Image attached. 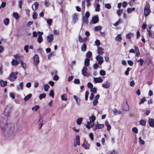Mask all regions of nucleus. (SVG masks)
<instances>
[{"label": "nucleus", "instance_id": "nucleus-6", "mask_svg": "<svg viewBox=\"0 0 154 154\" xmlns=\"http://www.w3.org/2000/svg\"><path fill=\"white\" fill-rule=\"evenodd\" d=\"M151 27H149V29H147V31L148 32V35L149 36L152 38H154V33L152 31L150 30Z\"/></svg>", "mask_w": 154, "mask_h": 154}, {"label": "nucleus", "instance_id": "nucleus-33", "mask_svg": "<svg viewBox=\"0 0 154 154\" xmlns=\"http://www.w3.org/2000/svg\"><path fill=\"white\" fill-rule=\"evenodd\" d=\"M23 82H21L20 83L19 86H17V89L18 90H19L20 88V89L21 90L23 89Z\"/></svg>", "mask_w": 154, "mask_h": 154}, {"label": "nucleus", "instance_id": "nucleus-38", "mask_svg": "<svg viewBox=\"0 0 154 154\" xmlns=\"http://www.w3.org/2000/svg\"><path fill=\"white\" fill-rule=\"evenodd\" d=\"M146 101V99L145 98V97H143L140 100L139 104H141L143 103L145 101Z\"/></svg>", "mask_w": 154, "mask_h": 154}, {"label": "nucleus", "instance_id": "nucleus-63", "mask_svg": "<svg viewBox=\"0 0 154 154\" xmlns=\"http://www.w3.org/2000/svg\"><path fill=\"white\" fill-rule=\"evenodd\" d=\"M47 22L48 25L50 26L51 24L52 21L51 19H48L47 20Z\"/></svg>", "mask_w": 154, "mask_h": 154}, {"label": "nucleus", "instance_id": "nucleus-30", "mask_svg": "<svg viewBox=\"0 0 154 154\" xmlns=\"http://www.w3.org/2000/svg\"><path fill=\"white\" fill-rule=\"evenodd\" d=\"M21 66L24 69L26 68V65L25 63H24L22 60H19Z\"/></svg>", "mask_w": 154, "mask_h": 154}, {"label": "nucleus", "instance_id": "nucleus-35", "mask_svg": "<svg viewBox=\"0 0 154 154\" xmlns=\"http://www.w3.org/2000/svg\"><path fill=\"white\" fill-rule=\"evenodd\" d=\"M13 15L16 19H18L19 18V16L17 12H14L13 13Z\"/></svg>", "mask_w": 154, "mask_h": 154}, {"label": "nucleus", "instance_id": "nucleus-55", "mask_svg": "<svg viewBox=\"0 0 154 154\" xmlns=\"http://www.w3.org/2000/svg\"><path fill=\"white\" fill-rule=\"evenodd\" d=\"M100 5L99 4H98L97 5L96 8L95 9V11H100Z\"/></svg>", "mask_w": 154, "mask_h": 154}, {"label": "nucleus", "instance_id": "nucleus-29", "mask_svg": "<svg viewBox=\"0 0 154 154\" xmlns=\"http://www.w3.org/2000/svg\"><path fill=\"white\" fill-rule=\"evenodd\" d=\"M92 55V54L91 51H88L86 54V57H87V58H90Z\"/></svg>", "mask_w": 154, "mask_h": 154}, {"label": "nucleus", "instance_id": "nucleus-10", "mask_svg": "<svg viewBox=\"0 0 154 154\" xmlns=\"http://www.w3.org/2000/svg\"><path fill=\"white\" fill-rule=\"evenodd\" d=\"M47 41L48 42L51 43L54 39V36L52 34L48 35L47 37Z\"/></svg>", "mask_w": 154, "mask_h": 154}, {"label": "nucleus", "instance_id": "nucleus-28", "mask_svg": "<svg viewBox=\"0 0 154 154\" xmlns=\"http://www.w3.org/2000/svg\"><path fill=\"white\" fill-rule=\"evenodd\" d=\"M121 34H119L115 38V40L117 41H119L121 40L122 37Z\"/></svg>", "mask_w": 154, "mask_h": 154}, {"label": "nucleus", "instance_id": "nucleus-2", "mask_svg": "<svg viewBox=\"0 0 154 154\" xmlns=\"http://www.w3.org/2000/svg\"><path fill=\"white\" fill-rule=\"evenodd\" d=\"M18 74L17 72H12L9 75L8 79L11 82L14 81L17 78V75Z\"/></svg>", "mask_w": 154, "mask_h": 154}, {"label": "nucleus", "instance_id": "nucleus-11", "mask_svg": "<svg viewBox=\"0 0 154 154\" xmlns=\"http://www.w3.org/2000/svg\"><path fill=\"white\" fill-rule=\"evenodd\" d=\"M148 122L149 126L152 127H154V119H152L149 118Z\"/></svg>", "mask_w": 154, "mask_h": 154}, {"label": "nucleus", "instance_id": "nucleus-53", "mask_svg": "<svg viewBox=\"0 0 154 154\" xmlns=\"http://www.w3.org/2000/svg\"><path fill=\"white\" fill-rule=\"evenodd\" d=\"M100 75H105L106 73V72L103 70H101L100 71Z\"/></svg>", "mask_w": 154, "mask_h": 154}, {"label": "nucleus", "instance_id": "nucleus-15", "mask_svg": "<svg viewBox=\"0 0 154 154\" xmlns=\"http://www.w3.org/2000/svg\"><path fill=\"white\" fill-rule=\"evenodd\" d=\"M0 85L1 87H4L7 85V82L6 81H4L1 80L0 82Z\"/></svg>", "mask_w": 154, "mask_h": 154}, {"label": "nucleus", "instance_id": "nucleus-9", "mask_svg": "<svg viewBox=\"0 0 154 154\" xmlns=\"http://www.w3.org/2000/svg\"><path fill=\"white\" fill-rule=\"evenodd\" d=\"M94 82L95 83H101L103 82V80L100 77L94 78Z\"/></svg>", "mask_w": 154, "mask_h": 154}, {"label": "nucleus", "instance_id": "nucleus-31", "mask_svg": "<svg viewBox=\"0 0 154 154\" xmlns=\"http://www.w3.org/2000/svg\"><path fill=\"white\" fill-rule=\"evenodd\" d=\"M43 39L42 36H40V35H38L37 40L38 42L40 43L43 41Z\"/></svg>", "mask_w": 154, "mask_h": 154}, {"label": "nucleus", "instance_id": "nucleus-27", "mask_svg": "<svg viewBox=\"0 0 154 154\" xmlns=\"http://www.w3.org/2000/svg\"><path fill=\"white\" fill-rule=\"evenodd\" d=\"M83 120V119L82 118H79L76 120V122L78 125H80L82 123V122Z\"/></svg>", "mask_w": 154, "mask_h": 154}, {"label": "nucleus", "instance_id": "nucleus-54", "mask_svg": "<svg viewBox=\"0 0 154 154\" xmlns=\"http://www.w3.org/2000/svg\"><path fill=\"white\" fill-rule=\"evenodd\" d=\"M74 83L75 84H79L80 83V81L79 79H75L74 81Z\"/></svg>", "mask_w": 154, "mask_h": 154}, {"label": "nucleus", "instance_id": "nucleus-36", "mask_svg": "<svg viewBox=\"0 0 154 154\" xmlns=\"http://www.w3.org/2000/svg\"><path fill=\"white\" fill-rule=\"evenodd\" d=\"M140 124L143 126H145L146 124V122L145 120L142 119L139 122Z\"/></svg>", "mask_w": 154, "mask_h": 154}, {"label": "nucleus", "instance_id": "nucleus-49", "mask_svg": "<svg viewBox=\"0 0 154 154\" xmlns=\"http://www.w3.org/2000/svg\"><path fill=\"white\" fill-rule=\"evenodd\" d=\"M89 92L88 91H86L85 93V100H87L88 99V94Z\"/></svg>", "mask_w": 154, "mask_h": 154}, {"label": "nucleus", "instance_id": "nucleus-4", "mask_svg": "<svg viewBox=\"0 0 154 154\" xmlns=\"http://www.w3.org/2000/svg\"><path fill=\"white\" fill-rule=\"evenodd\" d=\"M34 62L35 64H37L39 62V57L37 54H35L33 57Z\"/></svg>", "mask_w": 154, "mask_h": 154}, {"label": "nucleus", "instance_id": "nucleus-46", "mask_svg": "<svg viewBox=\"0 0 154 154\" xmlns=\"http://www.w3.org/2000/svg\"><path fill=\"white\" fill-rule=\"evenodd\" d=\"M39 106L36 105L34 106L32 108V109L35 110V111H36L39 108Z\"/></svg>", "mask_w": 154, "mask_h": 154}, {"label": "nucleus", "instance_id": "nucleus-58", "mask_svg": "<svg viewBox=\"0 0 154 154\" xmlns=\"http://www.w3.org/2000/svg\"><path fill=\"white\" fill-rule=\"evenodd\" d=\"M95 43L96 44V45L98 47L100 45V41L98 39H97L95 42Z\"/></svg>", "mask_w": 154, "mask_h": 154}, {"label": "nucleus", "instance_id": "nucleus-21", "mask_svg": "<svg viewBox=\"0 0 154 154\" xmlns=\"http://www.w3.org/2000/svg\"><path fill=\"white\" fill-rule=\"evenodd\" d=\"M105 125L107 127V130L109 131L111 128V126L108 121H106L105 122Z\"/></svg>", "mask_w": 154, "mask_h": 154}, {"label": "nucleus", "instance_id": "nucleus-39", "mask_svg": "<svg viewBox=\"0 0 154 154\" xmlns=\"http://www.w3.org/2000/svg\"><path fill=\"white\" fill-rule=\"evenodd\" d=\"M44 87L45 91H47L49 87V86L48 84H45L44 85Z\"/></svg>", "mask_w": 154, "mask_h": 154}, {"label": "nucleus", "instance_id": "nucleus-34", "mask_svg": "<svg viewBox=\"0 0 154 154\" xmlns=\"http://www.w3.org/2000/svg\"><path fill=\"white\" fill-rule=\"evenodd\" d=\"M102 27L101 26H96L94 28V30L96 31L100 30L101 29Z\"/></svg>", "mask_w": 154, "mask_h": 154}, {"label": "nucleus", "instance_id": "nucleus-19", "mask_svg": "<svg viewBox=\"0 0 154 154\" xmlns=\"http://www.w3.org/2000/svg\"><path fill=\"white\" fill-rule=\"evenodd\" d=\"M33 5H34L35 6V9H34L33 7V5L32 6V9L34 11H36L38 8V6H39V3L38 2H35Z\"/></svg>", "mask_w": 154, "mask_h": 154}, {"label": "nucleus", "instance_id": "nucleus-1", "mask_svg": "<svg viewBox=\"0 0 154 154\" xmlns=\"http://www.w3.org/2000/svg\"><path fill=\"white\" fill-rule=\"evenodd\" d=\"M144 14L145 17L148 16L151 12L150 6L149 3H146L144 7Z\"/></svg>", "mask_w": 154, "mask_h": 154}, {"label": "nucleus", "instance_id": "nucleus-8", "mask_svg": "<svg viewBox=\"0 0 154 154\" xmlns=\"http://www.w3.org/2000/svg\"><path fill=\"white\" fill-rule=\"evenodd\" d=\"M87 68L86 66H85L82 70V74L84 76H86L88 75V74L87 72Z\"/></svg>", "mask_w": 154, "mask_h": 154}, {"label": "nucleus", "instance_id": "nucleus-25", "mask_svg": "<svg viewBox=\"0 0 154 154\" xmlns=\"http://www.w3.org/2000/svg\"><path fill=\"white\" fill-rule=\"evenodd\" d=\"M96 119L95 117L94 116H92L90 117L89 119L91 122L94 123Z\"/></svg>", "mask_w": 154, "mask_h": 154}, {"label": "nucleus", "instance_id": "nucleus-45", "mask_svg": "<svg viewBox=\"0 0 154 154\" xmlns=\"http://www.w3.org/2000/svg\"><path fill=\"white\" fill-rule=\"evenodd\" d=\"M88 18L83 17L82 18V21L83 23H87L88 22Z\"/></svg>", "mask_w": 154, "mask_h": 154}, {"label": "nucleus", "instance_id": "nucleus-42", "mask_svg": "<svg viewBox=\"0 0 154 154\" xmlns=\"http://www.w3.org/2000/svg\"><path fill=\"white\" fill-rule=\"evenodd\" d=\"M46 96L45 93H43L40 95L39 98L40 100H42L43 98H45Z\"/></svg>", "mask_w": 154, "mask_h": 154}, {"label": "nucleus", "instance_id": "nucleus-26", "mask_svg": "<svg viewBox=\"0 0 154 154\" xmlns=\"http://www.w3.org/2000/svg\"><path fill=\"white\" fill-rule=\"evenodd\" d=\"M9 19L8 18H6L4 20V23L6 25H8L9 23Z\"/></svg>", "mask_w": 154, "mask_h": 154}, {"label": "nucleus", "instance_id": "nucleus-57", "mask_svg": "<svg viewBox=\"0 0 154 154\" xmlns=\"http://www.w3.org/2000/svg\"><path fill=\"white\" fill-rule=\"evenodd\" d=\"M130 68H129V67H128L127 68V70L125 71V74L126 75H128L129 74V72L130 71Z\"/></svg>", "mask_w": 154, "mask_h": 154}, {"label": "nucleus", "instance_id": "nucleus-60", "mask_svg": "<svg viewBox=\"0 0 154 154\" xmlns=\"http://www.w3.org/2000/svg\"><path fill=\"white\" fill-rule=\"evenodd\" d=\"M88 87L89 88L91 89L93 87V85L92 84L91 82H88L87 84Z\"/></svg>", "mask_w": 154, "mask_h": 154}, {"label": "nucleus", "instance_id": "nucleus-44", "mask_svg": "<svg viewBox=\"0 0 154 154\" xmlns=\"http://www.w3.org/2000/svg\"><path fill=\"white\" fill-rule=\"evenodd\" d=\"M97 89L95 88H93V87L91 88L90 89V91L94 93H95L97 92Z\"/></svg>", "mask_w": 154, "mask_h": 154}, {"label": "nucleus", "instance_id": "nucleus-17", "mask_svg": "<svg viewBox=\"0 0 154 154\" xmlns=\"http://www.w3.org/2000/svg\"><path fill=\"white\" fill-rule=\"evenodd\" d=\"M94 123L90 122H88L87 125H86V127L88 129H90L91 127H93L94 126Z\"/></svg>", "mask_w": 154, "mask_h": 154}, {"label": "nucleus", "instance_id": "nucleus-50", "mask_svg": "<svg viewBox=\"0 0 154 154\" xmlns=\"http://www.w3.org/2000/svg\"><path fill=\"white\" fill-rule=\"evenodd\" d=\"M37 17V14L35 11L33 13V14L32 15V18L34 19H36Z\"/></svg>", "mask_w": 154, "mask_h": 154}, {"label": "nucleus", "instance_id": "nucleus-23", "mask_svg": "<svg viewBox=\"0 0 154 154\" xmlns=\"http://www.w3.org/2000/svg\"><path fill=\"white\" fill-rule=\"evenodd\" d=\"M90 59L88 58H86L85 61V66H88L89 65Z\"/></svg>", "mask_w": 154, "mask_h": 154}, {"label": "nucleus", "instance_id": "nucleus-51", "mask_svg": "<svg viewBox=\"0 0 154 154\" xmlns=\"http://www.w3.org/2000/svg\"><path fill=\"white\" fill-rule=\"evenodd\" d=\"M137 62H139L140 63V65L141 66H143V60L142 59H140L139 60H137Z\"/></svg>", "mask_w": 154, "mask_h": 154}, {"label": "nucleus", "instance_id": "nucleus-18", "mask_svg": "<svg viewBox=\"0 0 154 154\" xmlns=\"http://www.w3.org/2000/svg\"><path fill=\"white\" fill-rule=\"evenodd\" d=\"M43 119L42 118H41L39 119L38 122V123L39 125V129H40L43 125Z\"/></svg>", "mask_w": 154, "mask_h": 154}, {"label": "nucleus", "instance_id": "nucleus-24", "mask_svg": "<svg viewBox=\"0 0 154 154\" xmlns=\"http://www.w3.org/2000/svg\"><path fill=\"white\" fill-rule=\"evenodd\" d=\"M32 94H30L28 95H27L24 98V100L25 101H26L29 99H30L31 97L32 96Z\"/></svg>", "mask_w": 154, "mask_h": 154}, {"label": "nucleus", "instance_id": "nucleus-7", "mask_svg": "<svg viewBox=\"0 0 154 154\" xmlns=\"http://www.w3.org/2000/svg\"><path fill=\"white\" fill-rule=\"evenodd\" d=\"M98 21L99 18L97 15H96L92 18L91 21L92 23H96L98 22Z\"/></svg>", "mask_w": 154, "mask_h": 154}, {"label": "nucleus", "instance_id": "nucleus-20", "mask_svg": "<svg viewBox=\"0 0 154 154\" xmlns=\"http://www.w3.org/2000/svg\"><path fill=\"white\" fill-rule=\"evenodd\" d=\"M122 109L124 111H128L129 109V107L128 104L127 103H126L125 106H123Z\"/></svg>", "mask_w": 154, "mask_h": 154}, {"label": "nucleus", "instance_id": "nucleus-52", "mask_svg": "<svg viewBox=\"0 0 154 154\" xmlns=\"http://www.w3.org/2000/svg\"><path fill=\"white\" fill-rule=\"evenodd\" d=\"M151 62V61L150 59H148L147 60H146L145 62V64H147L148 65L150 64Z\"/></svg>", "mask_w": 154, "mask_h": 154}, {"label": "nucleus", "instance_id": "nucleus-5", "mask_svg": "<svg viewBox=\"0 0 154 154\" xmlns=\"http://www.w3.org/2000/svg\"><path fill=\"white\" fill-rule=\"evenodd\" d=\"M96 59L98 61V63L99 64H102L103 62V57L99 55H97L96 57Z\"/></svg>", "mask_w": 154, "mask_h": 154}, {"label": "nucleus", "instance_id": "nucleus-56", "mask_svg": "<svg viewBox=\"0 0 154 154\" xmlns=\"http://www.w3.org/2000/svg\"><path fill=\"white\" fill-rule=\"evenodd\" d=\"M85 0H84L83 1H82V9L84 11H85Z\"/></svg>", "mask_w": 154, "mask_h": 154}, {"label": "nucleus", "instance_id": "nucleus-64", "mask_svg": "<svg viewBox=\"0 0 154 154\" xmlns=\"http://www.w3.org/2000/svg\"><path fill=\"white\" fill-rule=\"evenodd\" d=\"M59 79V76L57 75H55L53 77V79L55 81L58 80Z\"/></svg>", "mask_w": 154, "mask_h": 154}, {"label": "nucleus", "instance_id": "nucleus-14", "mask_svg": "<svg viewBox=\"0 0 154 154\" xmlns=\"http://www.w3.org/2000/svg\"><path fill=\"white\" fill-rule=\"evenodd\" d=\"M110 83L108 81L106 82L105 83L102 84V87L105 88H109L110 87Z\"/></svg>", "mask_w": 154, "mask_h": 154}, {"label": "nucleus", "instance_id": "nucleus-48", "mask_svg": "<svg viewBox=\"0 0 154 154\" xmlns=\"http://www.w3.org/2000/svg\"><path fill=\"white\" fill-rule=\"evenodd\" d=\"M132 131L135 134H137L138 133V129L136 127L133 128L132 129Z\"/></svg>", "mask_w": 154, "mask_h": 154}, {"label": "nucleus", "instance_id": "nucleus-62", "mask_svg": "<svg viewBox=\"0 0 154 154\" xmlns=\"http://www.w3.org/2000/svg\"><path fill=\"white\" fill-rule=\"evenodd\" d=\"M89 16L90 13L88 11H87L85 13V17L88 18V17H89Z\"/></svg>", "mask_w": 154, "mask_h": 154}, {"label": "nucleus", "instance_id": "nucleus-16", "mask_svg": "<svg viewBox=\"0 0 154 154\" xmlns=\"http://www.w3.org/2000/svg\"><path fill=\"white\" fill-rule=\"evenodd\" d=\"M87 45L86 43H83L81 47V49L82 51H85L87 49Z\"/></svg>", "mask_w": 154, "mask_h": 154}, {"label": "nucleus", "instance_id": "nucleus-59", "mask_svg": "<svg viewBox=\"0 0 154 154\" xmlns=\"http://www.w3.org/2000/svg\"><path fill=\"white\" fill-rule=\"evenodd\" d=\"M105 7L107 9H110L111 8V5L109 4H106L105 5Z\"/></svg>", "mask_w": 154, "mask_h": 154}, {"label": "nucleus", "instance_id": "nucleus-47", "mask_svg": "<svg viewBox=\"0 0 154 154\" xmlns=\"http://www.w3.org/2000/svg\"><path fill=\"white\" fill-rule=\"evenodd\" d=\"M7 107L5 109V110L4 112V114L5 116H8L9 114V112H8L7 111Z\"/></svg>", "mask_w": 154, "mask_h": 154}, {"label": "nucleus", "instance_id": "nucleus-37", "mask_svg": "<svg viewBox=\"0 0 154 154\" xmlns=\"http://www.w3.org/2000/svg\"><path fill=\"white\" fill-rule=\"evenodd\" d=\"M61 99L63 100L66 101L67 100V98L66 97V95L64 94L62 95L61 96Z\"/></svg>", "mask_w": 154, "mask_h": 154}, {"label": "nucleus", "instance_id": "nucleus-61", "mask_svg": "<svg viewBox=\"0 0 154 154\" xmlns=\"http://www.w3.org/2000/svg\"><path fill=\"white\" fill-rule=\"evenodd\" d=\"M28 48L29 46L28 45L25 46L24 47V50L26 52H28Z\"/></svg>", "mask_w": 154, "mask_h": 154}, {"label": "nucleus", "instance_id": "nucleus-40", "mask_svg": "<svg viewBox=\"0 0 154 154\" xmlns=\"http://www.w3.org/2000/svg\"><path fill=\"white\" fill-rule=\"evenodd\" d=\"M139 141L140 143L142 145H144L145 144L144 141L143 140L141 137L139 138Z\"/></svg>", "mask_w": 154, "mask_h": 154}, {"label": "nucleus", "instance_id": "nucleus-22", "mask_svg": "<svg viewBox=\"0 0 154 154\" xmlns=\"http://www.w3.org/2000/svg\"><path fill=\"white\" fill-rule=\"evenodd\" d=\"M11 64L13 66H15L18 64V62L16 59H13L11 61Z\"/></svg>", "mask_w": 154, "mask_h": 154}, {"label": "nucleus", "instance_id": "nucleus-41", "mask_svg": "<svg viewBox=\"0 0 154 154\" xmlns=\"http://www.w3.org/2000/svg\"><path fill=\"white\" fill-rule=\"evenodd\" d=\"M122 9H119L117 10V14L119 16H120L121 15V14L122 13Z\"/></svg>", "mask_w": 154, "mask_h": 154}, {"label": "nucleus", "instance_id": "nucleus-43", "mask_svg": "<svg viewBox=\"0 0 154 154\" xmlns=\"http://www.w3.org/2000/svg\"><path fill=\"white\" fill-rule=\"evenodd\" d=\"M54 54L55 52H51L50 53L48 56V59L49 60H50L51 57L52 56H54Z\"/></svg>", "mask_w": 154, "mask_h": 154}, {"label": "nucleus", "instance_id": "nucleus-3", "mask_svg": "<svg viewBox=\"0 0 154 154\" xmlns=\"http://www.w3.org/2000/svg\"><path fill=\"white\" fill-rule=\"evenodd\" d=\"M104 125L103 124H95L93 127V130L94 131H96L97 129H101L103 128Z\"/></svg>", "mask_w": 154, "mask_h": 154}, {"label": "nucleus", "instance_id": "nucleus-12", "mask_svg": "<svg viewBox=\"0 0 154 154\" xmlns=\"http://www.w3.org/2000/svg\"><path fill=\"white\" fill-rule=\"evenodd\" d=\"M97 52L99 55H101L104 53L103 49L102 48L98 46L97 49Z\"/></svg>", "mask_w": 154, "mask_h": 154}, {"label": "nucleus", "instance_id": "nucleus-32", "mask_svg": "<svg viewBox=\"0 0 154 154\" xmlns=\"http://www.w3.org/2000/svg\"><path fill=\"white\" fill-rule=\"evenodd\" d=\"M122 23V21L121 20V19H119L114 24V25L115 26H118L119 24Z\"/></svg>", "mask_w": 154, "mask_h": 154}, {"label": "nucleus", "instance_id": "nucleus-13", "mask_svg": "<svg viewBox=\"0 0 154 154\" xmlns=\"http://www.w3.org/2000/svg\"><path fill=\"white\" fill-rule=\"evenodd\" d=\"M72 19L74 23H75L76 21L78 20L77 14H74L72 15Z\"/></svg>", "mask_w": 154, "mask_h": 154}]
</instances>
